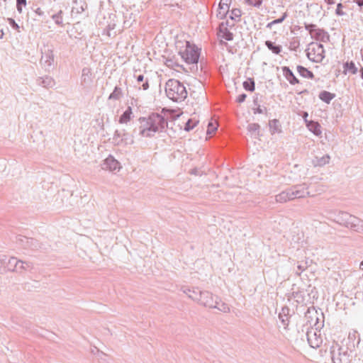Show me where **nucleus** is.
<instances>
[{"label":"nucleus","instance_id":"nucleus-1","mask_svg":"<svg viewBox=\"0 0 363 363\" xmlns=\"http://www.w3.org/2000/svg\"><path fill=\"white\" fill-rule=\"evenodd\" d=\"M139 135L151 138L157 132H163L168 128L167 119L162 114L151 113L148 118H140Z\"/></svg>","mask_w":363,"mask_h":363},{"label":"nucleus","instance_id":"nucleus-2","mask_svg":"<svg viewBox=\"0 0 363 363\" xmlns=\"http://www.w3.org/2000/svg\"><path fill=\"white\" fill-rule=\"evenodd\" d=\"M330 220L338 223L340 225L350 228L358 233H363V220L345 211H330L329 212Z\"/></svg>","mask_w":363,"mask_h":363},{"label":"nucleus","instance_id":"nucleus-3","mask_svg":"<svg viewBox=\"0 0 363 363\" xmlns=\"http://www.w3.org/2000/svg\"><path fill=\"white\" fill-rule=\"evenodd\" d=\"M164 89L167 98L176 103L184 101L188 95L184 83L175 79H168L165 83Z\"/></svg>","mask_w":363,"mask_h":363},{"label":"nucleus","instance_id":"nucleus-4","mask_svg":"<svg viewBox=\"0 0 363 363\" xmlns=\"http://www.w3.org/2000/svg\"><path fill=\"white\" fill-rule=\"evenodd\" d=\"M330 353L333 363H350L351 355L347 349L340 347L337 343L333 342L330 347Z\"/></svg>","mask_w":363,"mask_h":363},{"label":"nucleus","instance_id":"nucleus-5","mask_svg":"<svg viewBox=\"0 0 363 363\" xmlns=\"http://www.w3.org/2000/svg\"><path fill=\"white\" fill-rule=\"evenodd\" d=\"M179 54L186 63L195 65L197 67L200 56V50L197 47L186 42L185 49L179 51Z\"/></svg>","mask_w":363,"mask_h":363},{"label":"nucleus","instance_id":"nucleus-6","mask_svg":"<svg viewBox=\"0 0 363 363\" xmlns=\"http://www.w3.org/2000/svg\"><path fill=\"white\" fill-rule=\"evenodd\" d=\"M307 57L313 62H321L325 58L323 45L318 43H311L306 50Z\"/></svg>","mask_w":363,"mask_h":363},{"label":"nucleus","instance_id":"nucleus-7","mask_svg":"<svg viewBox=\"0 0 363 363\" xmlns=\"http://www.w3.org/2000/svg\"><path fill=\"white\" fill-rule=\"evenodd\" d=\"M291 195H292L293 200L295 199L305 198L309 195L308 191V186L306 184L294 185L290 187Z\"/></svg>","mask_w":363,"mask_h":363},{"label":"nucleus","instance_id":"nucleus-8","mask_svg":"<svg viewBox=\"0 0 363 363\" xmlns=\"http://www.w3.org/2000/svg\"><path fill=\"white\" fill-rule=\"evenodd\" d=\"M307 340L310 346L313 348H317L321 345L323 340L320 337V330H308L306 333Z\"/></svg>","mask_w":363,"mask_h":363},{"label":"nucleus","instance_id":"nucleus-9","mask_svg":"<svg viewBox=\"0 0 363 363\" xmlns=\"http://www.w3.org/2000/svg\"><path fill=\"white\" fill-rule=\"evenodd\" d=\"M198 301L206 307L212 308L215 301L213 294L208 291H201Z\"/></svg>","mask_w":363,"mask_h":363},{"label":"nucleus","instance_id":"nucleus-10","mask_svg":"<svg viewBox=\"0 0 363 363\" xmlns=\"http://www.w3.org/2000/svg\"><path fill=\"white\" fill-rule=\"evenodd\" d=\"M102 169H108L111 172L119 170L121 169L120 163L112 155H109L105 159L102 164Z\"/></svg>","mask_w":363,"mask_h":363},{"label":"nucleus","instance_id":"nucleus-11","mask_svg":"<svg viewBox=\"0 0 363 363\" xmlns=\"http://www.w3.org/2000/svg\"><path fill=\"white\" fill-rule=\"evenodd\" d=\"M54 62V56L51 50H48L43 52L40 63L43 65L45 68H50Z\"/></svg>","mask_w":363,"mask_h":363},{"label":"nucleus","instance_id":"nucleus-12","mask_svg":"<svg viewBox=\"0 0 363 363\" xmlns=\"http://www.w3.org/2000/svg\"><path fill=\"white\" fill-rule=\"evenodd\" d=\"M281 70L283 75L291 85H295L299 83V80L296 78V77L289 67L284 66L281 67Z\"/></svg>","mask_w":363,"mask_h":363},{"label":"nucleus","instance_id":"nucleus-13","mask_svg":"<svg viewBox=\"0 0 363 363\" xmlns=\"http://www.w3.org/2000/svg\"><path fill=\"white\" fill-rule=\"evenodd\" d=\"M36 84L44 88L49 89L52 88L55 85V81L50 76H45L44 77H38L36 79Z\"/></svg>","mask_w":363,"mask_h":363},{"label":"nucleus","instance_id":"nucleus-14","mask_svg":"<svg viewBox=\"0 0 363 363\" xmlns=\"http://www.w3.org/2000/svg\"><path fill=\"white\" fill-rule=\"evenodd\" d=\"M311 37L317 40L326 43L330 40V35L327 31L323 29L318 28Z\"/></svg>","mask_w":363,"mask_h":363},{"label":"nucleus","instance_id":"nucleus-15","mask_svg":"<svg viewBox=\"0 0 363 363\" xmlns=\"http://www.w3.org/2000/svg\"><path fill=\"white\" fill-rule=\"evenodd\" d=\"M290 188L281 191L280 194L276 195L275 199L277 202L285 203L288 201L293 200L292 195H291Z\"/></svg>","mask_w":363,"mask_h":363},{"label":"nucleus","instance_id":"nucleus-16","mask_svg":"<svg viewBox=\"0 0 363 363\" xmlns=\"http://www.w3.org/2000/svg\"><path fill=\"white\" fill-rule=\"evenodd\" d=\"M330 160V157L329 155H325L322 157H315L312 160V164L314 167H323L325 164H328Z\"/></svg>","mask_w":363,"mask_h":363},{"label":"nucleus","instance_id":"nucleus-17","mask_svg":"<svg viewBox=\"0 0 363 363\" xmlns=\"http://www.w3.org/2000/svg\"><path fill=\"white\" fill-rule=\"evenodd\" d=\"M183 292L186 294L190 298L194 301H198L201 290L199 288H184Z\"/></svg>","mask_w":363,"mask_h":363},{"label":"nucleus","instance_id":"nucleus-18","mask_svg":"<svg viewBox=\"0 0 363 363\" xmlns=\"http://www.w3.org/2000/svg\"><path fill=\"white\" fill-rule=\"evenodd\" d=\"M213 306L211 308H216L221 312L228 313L230 311L228 305L224 302H220V299L218 296L215 297V301Z\"/></svg>","mask_w":363,"mask_h":363},{"label":"nucleus","instance_id":"nucleus-19","mask_svg":"<svg viewBox=\"0 0 363 363\" xmlns=\"http://www.w3.org/2000/svg\"><path fill=\"white\" fill-rule=\"evenodd\" d=\"M289 308L285 306L282 308L281 312L279 315V318L285 329H286L289 324Z\"/></svg>","mask_w":363,"mask_h":363},{"label":"nucleus","instance_id":"nucleus-20","mask_svg":"<svg viewBox=\"0 0 363 363\" xmlns=\"http://www.w3.org/2000/svg\"><path fill=\"white\" fill-rule=\"evenodd\" d=\"M306 127L311 132L317 136L322 133L320 125L318 122L313 121H306Z\"/></svg>","mask_w":363,"mask_h":363},{"label":"nucleus","instance_id":"nucleus-21","mask_svg":"<svg viewBox=\"0 0 363 363\" xmlns=\"http://www.w3.org/2000/svg\"><path fill=\"white\" fill-rule=\"evenodd\" d=\"M21 259L17 260L16 257H11L9 258L7 264L5 267H6L9 271L14 272L18 271V267L19 265Z\"/></svg>","mask_w":363,"mask_h":363},{"label":"nucleus","instance_id":"nucleus-22","mask_svg":"<svg viewBox=\"0 0 363 363\" xmlns=\"http://www.w3.org/2000/svg\"><path fill=\"white\" fill-rule=\"evenodd\" d=\"M298 73L303 77L307 79H313V73L302 65H298L296 67Z\"/></svg>","mask_w":363,"mask_h":363},{"label":"nucleus","instance_id":"nucleus-23","mask_svg":"<svg viewBox=\"0 0 363 363\" xmlns=\"http://www.w3.org/2000/svg\"><path fill=\"white\" fill-rule=\"evenodd\" d=\"M318 97L321 101L329 104L335 97V94L324 90L320 92Z\"/></svg>","mask_w":363,"mask_h":363},{"label":"nucleus","instance_id":"nucleus-24","mask_svg":"<svg viewBox=\"0 0 363 363\" xmlns=\"http://www.w3.org/2000/svg\"><path fill=\"white\" fill-rule=\"evenodd\" d=\"M265 45L267 48L271 50L274 54L279 55L282 51V47L280 45H276L271 40H266Z\"/></svg>","mask_w":363,"mask_h":363},{"label":"nucleus","instance_id":"nucleus-25","mask_svg":"<svg viewBox=\"0 0 363 363\" xmlns=\"http://www.w3.org/2000/svg\"><path fill=\"white\" fill-rule=\"evenodd\" d=\"M218 31H219V35L220 36L228 40V41H231L233 40V33L232 32H230L228 28L225 27V28H220V26L218 27Z\"/></svg>","mask_w":363,"mask_h":363},{"label":"nucleus","instance_id":"nucleus-26","mask_svg":"<svg viewBox=\"0 0 363 363\" xmlns=\"http://www.w3.org/2000/svg\"><path fill=\"white\" fill-rule=\"evenodd\" d=\"M344 68V74H347V72H350L352 74H355L357 73V67H356L354 62L353 61L346 62L343 64Z\"/></svg>","mask_w":363,"mask_h":363},{"label":"nucleus","instance_id":"nucleus-27","mask_svg":"<svg viewBox=\"0 0 363 363\" xmlns=\"http://www.w3.org/2000/svg\"><path fill=\"white\" fill-rule=\"evenodd\" d=\"M73 4L75 6H73L72 9L76 10L77 13H82L87 8V5L84 0H75L73 1Z\"/></svg>","mask_w":363,"mask_h":363},{"label":"nucleus","instance_id":"nucleus-28","mask_svg":"<svg viewBox=\"0 0 363 363\" xmlns=\"http://www.w3.org/2000/svg\"><path fill=\"white\" fill-rule=\"evenodd\" d=\"M132 108L130 106H128L126 110L123 113V114L119 118V123H126L131 119V115H132Z\"/></svg>","mask_w":363,"mask_h":363},{"label":"nucleus","instance_id":"nucleus-29","mask_svg":"<svg viewBox=\"0 0 363 363\" xmlns=\"http://www.w3.org/2000/svg\"><path fill=\"white\" fill-rule=\"evenodd\" d=\"M269 126L272 134L281 132V125L279 120L277 119L270 120L269 121Z\"/></svg>","mask_w":363,"mask_h":363},{"label":"nucleus","instance_id":"nucleus-30","mask_svg":"<svg viewBox=\"0 0 363 363\" xmlns=\"http://www.w3.org/2000/svg\"><path fill=\"white\" fill-rule=\"evenodd\" d=\"M123 96V91L122 89L118 86H116L113 92L109 95L108 99L109 100H119Z\"/></svg>","mask_w":363,"mask_h":363},{"label":"nucleus","instance_id":"nucleus-31","mask_svg":"<svg viewBox=\"0 0 363 363\" xmlns=\"http://www.w3.org/2000/svg\"><path fill=\"white\" fill-rule=\"evenodd\" d=\"M243 88L247 91H253L255 89V82L252 78H248L242 83Z\"/></svg>","mask_w":363,"mask_h":363},{"label":"nucleus","instance_id":"nucleus-32","mask_svg":"<svg viewBox=\"0 0 363 363\" xmlns=\"http://www.w3.org/2000/svg\"><path fill=\"white\" fill-rule=\"evenodd\" d=\"M23 238H24V240L21 239V241H22L23 242H25V245H24L25 247H30L33 250H34L37 247L36 240H35L33 238H28L26 237H24Z\"/></svg>","mask_w":363,"mask_h":363},{"label":"nucleus","instance_id":"nucleus-33","mask_svg":"<svg viewBox=\"0 0 363 363\" xmlns=\"http://www.w3.org/2000/svg\"><path fill=\"white\" fill-rule=\"evenodd\" d=\"M165 65L172 69H175L176 67H182V65H179L177 60L175 57L172 58H167L165 60Z\"/></svg>","mask_w":363,"mask_h":363},{"label":"nucleus","instance_id":"nucleus-34","mask_svg":"<svg viewBox=\"0 0 363 363\" xmlns=\"http://www.w3.org/2000/svg\"><path fill=\"white\" fill-rule=\"evenodd\" d=\"M288 16V14L286 12L282 14V16L277 18V19H275L272 21H271L270 23H269L267 25V28H269V29H272V26L274 25H276V24H279V23H281L286 18V17Z\"/></svg>","mask_w":363,"mask_h":363},{"label":"nucleus","instance_id":"nucleus-35","mask_svg":"<svg viewBox=\"0 0 363 363\" xmlns=\"http://www.w3.org/2000/svg\"><path fill=\"white\" fill-rule=\"evenodd\" d=\"M241 10L240 9H233L231 10L229 18L235 21H239L241 16Z\"/></svg>","mask_w":363,"mask_h":363},{"label":"nucleus","instance_id":"nucleus-36","mask_svg":"<svg viewBox=\"0 0 363 363\" xmlns=\"http://www.w3.org/2000/svg\"><path fill=\"white\" fill-rule=\"evenodd\" d=\"M91 72L90 69L88 67H84L82 69V79L85 83H89L91 82Z\"/></svg>","mask_w":363,"mask_h":363},{"label":"nucleus","instance_id":"nucleus-37","mask_svg":"<svg viewBox=\"0 0 363 363\" xmlns=\"http://www.w3.org/2000/svg\"><path fill=\"white\" fill-rule=\"evenodd\" d=\"M198 121L193 120L192 118H189L185 123L184 130L186 132H189L193 130L194 128L197 125Z\"/></svg>","mask_w":363,"mask_h":363},{"label":"nucleus","instance_id":"nucleus-38","mask_svg":"<svg viewBox=\"0 0 363 363\" xmlns=\"http://www.w3.org/2000/svg\"><path fill=\"white\" fill-rule=\"evenodd\" d=\"M19 264H21L18 266V269L31 270L33 269V264L31 262L21 260Z\"/></svg>","mask_w":363,"mask_h":363},{"label":"nucleus","instance_id":"nucleus-39","mask_svg":"<svg viewBox=\"0 0 363 363\" xmlns=\"http://www.w3.org/2000/svg\"><path fill=\"white\" fill-rule=\"evenodd\" d=\"M121 142H124L125 145L133 143V140L125 130H122Z\"/></svg>","mask_w":363,"mask_h":363},{"label":"nucleus","instance_id":"nucleus-40","mask_svg":"<svg viewBox=\"0 0 363 363\" xmlns=\"http://www.w3.org/2000/svg\"><path fill=\"white\" fill-rule=\"evenodd\" d=\"M308 261H302L301 262H298L297 265L298 271H296V274L297 275H301V272L308 268Z\"/></svg>","mask_w":363,"mask_h":363},{"label":"nucleus","instance_id":"nucleus-41","mask_svg":"<svg viewBox=\"0 0 363 363\" xmlns=\"http://www.w3.org/2000/svg\"><path fill=\"white\" fill-rule=\"evenodd\" d=\"M62 11H60L57 13L52 16V18L55 21V23L58 26H62Z\"/></svg>","mask_w":363,"mask_h":363},{"label":"nucleus","instance_id":"nucleus-42","mask_svg":"<svg viewBox=\"0 0 363 363\" xmlns=\"http://www.w3.org/2000/svg\"><path fill=\"white\" fill-rule=\"evenodd\" d=\"M259 129H260V125L256 123H250L247 126V130L250 133H257V135H259Z\"/></svg>","mask_w":363,"mask_h":363},{"label":"nucleus","instance_id":"nucleus-43","mask_svg":"<svg viewBox=\"0 0 363 363\" xmlns=\"http://www.w3.org/2000/svg\"><path fill=\"white\" fill-rule=\"evenodd\" d=\"M228 11L229 9H226L225 6H223V8L221 9L218 6L217 17L220 18V19H224L226 17Z\"/></svg>","mask_w":363,"mask_h":363},{"label":"nucleus","instance_id":"nucleus-44","mask_svg":"<svg viewBox=\"0 0 363 363\" xmlns=\"http://www.w3.org/2000/svg\"><path fill=\"white\" fill-rule=\"evenodd\" d=\"M293 296L296 299L298 303H303L304 301V297L301 291H294L293 292Z\"/></svg>","mask_w":363,"mask_h":363},{"label":"nucleus","instance_id":"nucleus-45","mask_svg":"<svg viewBox=\"0 0 363 363\" xmlns=\"http://www.w3.org/2000/svg\"><path fill=\"white\" fill-rule=\"evenodd\" d=\"M304 27L306 30H308L311 35L315 33V30L318 28H317L316 25L313 23H305Z\"/></svg>","mask_w":363,"mask_h":363},{"label":"nucleus","instance_id":"nucleus-46","mask_svg":"<svg viewBox=\"0 0 363 363\" xmlns=\"http://www.w3.org/2000/svg\"><path fill=\"white\" fill-rule=\"evenodd\" d=\"M245 2L250 6L259 8L262 4V0H245Z\"/></svg>","mask_w":363,"mask_h":363},{"label":"nucleus","instance_id":"nucleus-47","mask_svg":"<svg viewBox=\"0 0 363 363\" xmlns=\"http://www.w3.org/2000/svg\"><path fill=\"white\" fill-rule=\"evenodd\" d=\"M26 5V0H16V9L18 13H22V7Z\"/></svg>","mask_w":363,"mask_h":363},{"label":"nucleus","instance_id":"nucleus-48","mask_svg":"<svg viewBox=\"0 0 363 363\" xmlns=\"http://www.w3.org/2000/svg\"><path fill=\"white\" fill-rule=\"evenodd\" d=\"M324 325V321H320V319L318 316H315V321L313 324V326L315 328V330H320Z\"/></svg>","mask_w":363,"mask_h":363},{"label":"nucleus","instance_id":"nucleus-49","mask_svg":"<svg viewBox=\"0 0 363 363\" xmlns=\"http://www.w3.org/2000/svg\"><path fill=\"white\" fill-rule=\"evenodd\" d=\"M313 313L317 314V311L314 308H308L305 313V316L306 318H311V320H309L310 322L313 321V317L311 315Z\"/></svg>","mask_w":363,"mask_h":363},{"label":"nucleus","instance_id":"nucleus-50","mask_svg":"<svg viewBox=\"0 0 363 363\" xmlns=\"http://www.w3.org/2000/svg\"><path fill=\"white\" fill-rule=\"evenodd\" d=\"M343 5L342 3H338L337 4V8L335 9V14L339 16H342L345 15V13L342 10Z\"/></svg>","mask_w":363,"mask_h":363},{"label":"nucleus","instance_id":"nucleus-51","mask_svg":"<svg viewBox=\"0 0 363 363\" xmlns=\"http://www.w3.org/2000/svg\"><path fill=\"white\" fill-rule=\"evenodd\" d=\"M8 22L9 25L15 30H16L18 32H20V26L15 21V20L12 18H8Z\"/></svg>","mask_w":363,"mask_h":363},{"label":"nucleus","instance_id":"nucleus-52","mask_svg":"<svg viewBox=\"0 0 363 363\" xmlns=\"http://www.w3.org/2000/svg\"><path fill=\"white\" fill-rule=\"evenodd\" d=\"M122 130H116L113 135V140L116 143L119 144L121 142Z\"/></svg>","mask_w":363,"mask_h":363},{"label":"nucleus","instance_id":"nucleus-53","mask_svg":"<svg viewBox=\"0 0 363 363\" xmlns=\"http://www.w3.org/2000/svg\"><path fill=\"white\" fill-rule=\"evenodd\" d=\"M252 111H253L254 114L263 113H264V111H267V108L266 107L262 108L259 105V106H256V108H252Z\"/></svg>","mask_w":363,"mask_h":363},{"label":"nucleus","instance_id":"nucleus-54","mask_svg":"<svg viewBox=\"0 0 363 363\" xmlns=\"http://www.w3.org/2000/svg\"><path fill=\"white\" fill-rule=\"evenodd\" d=\"M235 24L233 23H230L229 22V21H226L225 22H222L219 24V26L220 28H225V27L226 28H232L233 27H234Z\"/></svg>","mask_w":363,"mask_h":363},{"label":"nucleus","instance_id":"nucleus-55","mask_svg":"<svg viewBox=\"0 0 363 363\" xmlns=\"http://www.w3.org/2000/svg\"><path fill=\"white\" fill-rule=\"evenodd\" d=\"M230 2V0H220L219 3V7L221 9L223 8V6H225L226 9H229V4Z\"/></svg>","mask_w":363,"mask_h":363},{"label":"nucleus","instance_id":"nucleus-56","mask_svg":"<svg viewBox=\"0 0 363 363\" xmlns=\"http://www.w3.org/2000/svg\"><path fill=\"white\" fill-rule=\"evenodd\" d=\"M246 98H247V94H244V93H243V94H240V95L237 97L236 101H237L238 103L241 104V103H242V102H244V101H245Z\"/></svg>","mask_w":363,"mask_h":363},{"label":"nucleus","instance_id":"nucleus-57","mask_svg":"<svg viewBox=\"0 0 363 363\" xmlns=\"http://www.w3.org/2000/svg\"><path fill=\"white\" fill-rule=\"evenodd\" d=\"M8 257L6 255H1L0 256V262L1 264L5 267L7 262H8Z\"/></svg>","mask_w":363,"mask_h":363},{"label":"nucleus","instance_id":"nucleus-58","mask_svg":"<svg viewBox=\"0 0 363 363\" xmlns=\"http://www.w3.org/2000/svg\"><path fill=\"white\" fill-rule=\"evenodd\" d=\"M134 77L138 82H142L144 80V76L142 74H135Z\"/></svg>","mask_w":363,"mask_h":363},{"label":"nucleus","instance_id":"nucleus-59","mask_svg":"<svg viewBox=\"0 0 363 363\" xmlns=\"http://www.w3.org/2000/svg\"><path fill=\"white\" fill-rule=\"evenodd\" d=\"M142 88L143 90H147L149 89V82L147 79H146L145 82L143 84Z\"/></svg>","mask_w":363,"mask_h":363},{"label":"nucleus","instance_id":"nucleus-60","mask_svg":"<svg viewBox=\"0 0 363 363\" xmlns=\"http://www.w3.org/2000/svg\"><path fill=\"white\" fill-rule=\"evenodd\" d=\"M302 118H303L305 123H306V121H308L307 118L308 116V113L306 111H303L301 114Z\"/></svg>","mask_w":363,"mask_h":363},{"label":"nucleus","instance_id":"nucleus-61","mask_svg":"<svg viewBox=\"0 0 363 363\" xmlns=\"http://www.w3.org/2000/svg\"><path fill=\"white\" fill-rule=\"evenodd\" d=\"M355 4H357L359 6H363V0H354L353 1Z\"/></svg>","mask_w":363,"mask_h":363},{"label":"nucleus","instance_id":"nucleus-62","mask_svg":"<svg viewBox=\"0 0 363 363\" xmlns=\"http://www.w3.org/2000/svg\"><path fill=\"white\" fill-rule=\"evenodd\" d=\"M35 13L39 16H43L44 14V12L40 8H38L35 10Z\"/></svg>","mask_w":363,"mask_h":363},{"label":"nucleus","instance_id":"nucleus-63","mask_svg":"<svg viewBox=\"0 0 363 363\" xmlns=\"http://www.w3.org/2000/svg\"><path fill=\"white\" fill-rule=\"evenodd\" d=\"M253 104L255 106H259V103H258V98L257 96L255 97L254 99H253Z\"/></svg>","mask_w":363,"mask_h":363},{"label":"nucleus","instance_id":"nucleus-64","mask_svg":"<svg viewBox=\"0 0 363 363\" xmlns=\"http://www.w3.org/2000/svg\"><path fill=\"white\" fill-rule=\"evenodd\" d=\"M325 2L329 5H332L335 3V0H325Z\"/></svg>","mask_w":363,"mask_h":363}]
</instances>
